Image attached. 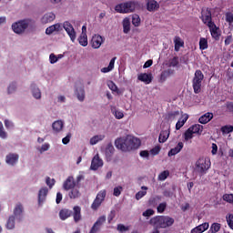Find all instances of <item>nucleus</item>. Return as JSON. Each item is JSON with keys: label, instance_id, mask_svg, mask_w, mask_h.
<instances>
[{"label": "nucleus", "instance_id": "nucleus-1", "mask_svg": "<svg viewBox=\"0 0 233 233\" xmlns=\"http://www.w3.org/2000/svg\"><path fill=\"white\" fill-rule=\"evenodd\" d=\"M174 218L168 216H158L151 218L149 223L156 227V228H167V227L174 225Z\"/></svg>", "mask_w": 233, "mask_h": 233}, {"label": "nucleus", "instance_id": "nucleus-2", "mask_svg": "<svg viewBox=\"0 0 233 233\" xmlns=\"http://www.w3.org/2000/svg\"><path fill=\"white\" fill-rule=\"evenodd\" d=\"M210 158L208 157H200L196 162V170L198 174H207V170L210 168Z\"/></svg>", "mask_w": 233, "mask_h": 233}, {"label": "nucleus", "instance_id": "nucleus-3", "mask_svg": "<svg viewBox=\"0 0 233 233\" xmlns=\"http://www.w3.org/2000/svg\"><path fill=\"white\" fill-rule=\"evenodd\" d=\"M31 23L32 21L28 19L20 20L13 23L11 28L15 34H23L25 33V30L30 26Z\"/></svg>", "mask_w": 233, "mask_h": 233}, {"label": "nucleus", "instance_id": "nucleus-4", "mask_svg": "<svg viewBox=\"0 0 233 233\" xmlns=\"http://www.w3.org/2000/svg\"><path fill=\"white\" fill-rule=\"evenodd\" d=\"M64 30L67 34L71 43H76V40L77 39V31H76V28H74L72 23L65 21Z\"/></svg>", "mask_w": 233, "mask_h": 233}, {"label": "nucleus", "instance_id": "nucleus-5", "mask_svg": "<svg viewBox=\"0 0 233 233\" xmlns=\"http://www.w3.org/2000/svg\"><path fill=\"white\" fill-rule=\"evenodd\" d=\"M203 73L200 70L195 72V76L193 78V89L195 94H199L201 92V83L204 79Z\"/></svg>", "mask_w": 233, "mask_h": 233}, {"label": "nucleus", "instance_id": "nucleus-6", "mask_svg": "<svg viewBox=\"0 0 233 233\" xmlns=\"http://www.w3.org/2000/svg\"><path fill=\"white\" fill-rule=\"evenodd\" d=\"M115 146L118 150H122V152H129L128 136L116 138Z\"/></svg>", "mask_w": 233, "mask_h": 233}, {"label": "nucleus", "instance_id": "nucleus-7", "mask_svg": "<svg viewBox=\"0 0 233 233\" xmlns=\"http://www.w3.org/2000/svg\"><path fill=\"white\" fill-rule=\"evenodd\" d=\"M13 216L16 221H21L25 218V207L21 203L15 204L13 209Z\"/></svg>", "mask_w": 233, "mask_h": 233}, {"label": "nucleus", "instance_id": "nucleus-8", "mask_svg": "<svg viewBox=\"0 0 233 233\" xmlns=\"http://www.w3.org/2000/svg\"><path fill=\"white\" fill-rule=\"evenodd\" d=\"M5 163L8 167H15L19 163V154L15 152H9L5 156Z\"/></svg>", "mask_w": 233, "mask_h": 233}, {"label": "nucleus", "instance_id": "nucleus-9", "mask_svg": "<svg viewBox=\"0 0 233 233\" xmlns=\"http://www.w3.org/2000/svg\"><path fill=\"white\" fill-rule=\"evenodd\" d=\"M127 143H128L129 152L130 150H137V148L141 147V139L133 136H128Z\"/></svg>", "mask_w": 233, "mask_h": 233}, {"label": "nucleus", "instance_id": "nucleus-10", "mask_svg": "<svg viewBox=\"0 0 233 233\" xmlns=\"http://www.w3.org/2000/svg\"><path fill=\"white\" fill-rule=\"evenodd\" d=\"M54 21H56V13L52 11L46 12L40 17L41 25H48L54 23Z\"/></svg>", "mask_w": 233, "mask_h": 233}, {"label": "nucleus", "instance_id": "nucleus-11", "mask_svg": "<svg viewBox=\"0 0 233 233\" xmlns=\"http://www.w3.org/2000/svg\"><path fill=\"white\" fill-rule=\"evenodd\" d=\"M105 43V38L101 36V35L95 34L91 38V46L97 50V48H101V45Z\"/></svg>", "mask_w": 233, "mask_h": 233}, {"label": "nucleus", "instance_id": "nucleus-12", "mask_svg": "<svg viewBox=\"0 0 233 233\" xmlns=\"http://www.w3.org/2000/svg\"><path fill=\"white\" fill-rule=\"evenodd\" d=\"M115 150L116 149L114 148V146H112V144H107L101 147V152L102 154H105L107 161H110V159H112V156H114Z\"/></svg>", "mask_w": 233, "mask_h": 233}, {"label": "nucleus", "instance_id": "nucleus-13", "mask_svg": "<svg viewBox=\"0 0 233 233\" xmlns=\"http://www.w3.org/2000/svg\"><path fill=\"white\" fill-rule=\"evenodd\" d=\"M46 196H48V187H42L38 191V205L43 207L45 201H46Z\"/></svg>", "mask_w": 233, "mask_h": 233}, {"label": "nucleus", "instance_id": "nucleus-14", "mask_svg": "<svg viewBox=\"0 0 233 233\" xmlns=\"http://www.w3.org/2000/svg\"><path fill=\"white\" fill-rule=\"evenodd\" d=\"M81 46H88V35H86V25L82 26V33L77 38Z\"/></svg>", "mask_w": 233, "mask_h": 233}, {"label": "nucleus", "instance_id": "nucleus-15", "mask_svg": "<svg viewBox=\"0 0 233 233\" xmlns=\"http://www.w3.org/2000/svg\"><path fill=\"white\" fill-rule=\"evenodd\" d=\"M52 130L54 134H61L65 130V121L62 119L54 121L52 123Z\"/></svg>", "mask_w": 233, "mask_h": 233}, {"label": "nucleus", "instance_id": "nucleus-16", "mask_svg": "<svg viewBox=\"0 0 233 233\" xmlns=\"http://www.w3.org/2000/svg\"><path fill=\"white\" fill-rule=\"evenodd\" d=\"M103 165H104L103 158L99 157V154H96L91 161L90 168L91 170H98V168H101Z\"/></svg>", "mask_w": 233, "mask_h": 233}, {"label": "nucleus", "instance_id": "nucleus-17", "mask_svg": "<svg viewBox=\"0 0 233 233\" xmlns=\"http://www.w3.org/2000/svg\"><path fill=\"white\" fill-rule=\"evenodd\" d=\"M202 21L207 26H210V25L214 24V22H212L210 9L207 8L202 10Z\"/></svg>", "mask_w": 233, "mask_h": 233}, {"label": "nucleus", "instance_id": "nucleus-18", "mask_svg": "<svg viewBox=\"0 0 233 233\" xmlns=\"http://www.w3.org/2000/svg\"><path fill=\"white\" fill-rule=\"evenodd\" d=\"M137 79L145 85H150L154 76H152V73H140L137 75Z\"/></svg>", "mask_w": 233, "mask_h": 233}, {"label": "nucleus", "instance_id": "nucleus-19", "mask_svg": "<svg viewBox=\"0 0 233 233\" xmlns=\"http://www.w3.org/2000/svg\"><path fill=\"white\" fill-rule=\"evenodd\" d=\"M31 96L36 101H41V99H43V92L41 91V88H39V86L36 85L31 86Z\"/></svg>", "mask_w": 233, "mask_h": 233}, {"label": "nucleus", "instance_id": "nucleus-20", "mask_svg": "<svg viewBox=\"0 0 233 233\" xmlns=\"http://www.w3.org/2000/svg\"><path fill=\"white\" fill-rule=\"evenodd\" d=\"M75 96L76 99L80 102L83 103L85 101V97L86 96V94L85 92V87L83 86H76L75 87Z\"/></svg>", "mask_w": 233, "mask_h": 233}, {"label": "nucleus", "instance_id": "nucleus-21", "mask_svg": "<svg viewBox=\"0 0 233 233\" xmlns=\"http://www.w3.org/2000/svg\"><path fill=\"white\" fill-rule=\"evenodd\" d=\"M211 34V36L213 37V39H219V35H221V30L219 29V27H218V25H216V24H209V25H208Z\"/></svg>", "mask_w": 233, "mask_h": 233}, {"label": "nucleus", "instance_id": "nucleus-22", "mask_svg": "<svg viewBox=\"0 0 233 233\" xmlns=\"http://www.w3.org/2000/svg\"><path fill=\"white\" fill-rule=\"evenodd\" d=\"M76 185L74 177H68L63 184V188L64 190H72V188H76Z\"/></svg>", "mask_w": 233, "mask_h": 233}, {"label": "nucleus", "instance_id": "nucleus-23", "mask_svg": "<svg viewBox=\"0 0 233 233\" xmlns=\"http://www.w3.org/2000/svg\"><path fill=\"white\" fill-rule=\"evenodd\" d=\"M209 227H210V224H208V222H205V223L200 224V225L195 227L194 228H192L190 233L207 232V230H208Z\"/></svg>", "mask_w": 233, "mask_h": 233}, {"label": "nucleus", "instance_id": "nucleus-24", "mask_svg": "<svg viewBox=\"0 0 233 233\" xmlns=\"http://www.w3.org/2000/svg\"><path fill=\"white\" fill-rule=\"evenodd\" d=\"M187 121H188V114L182 113L181 117L176 124V130H180L182 127H185V123H187Z\"/></svg>", "mask_w": 233, "mask_h": 233}, {"label": "nucleus", "instance_id": "nucleus-25", "mask_svg": "<svg viewBox=\"0 0 233 233\" xmlns=\"http://www.w3.org/2000/svg\"><path fill=\"white\" fill-rule=\"evenodd\" d=\"M122 27H123V32L125 34H130V30L132 28V24L130 23L129 17H125L122 20Z\"/></svg>", "mask_w": 233, "mask_h": 233}, {"label": "nucleus", "instance_id": "nucleus-26", "mask_svg": "<svg viewBox=\"0 0 233 233\" xmlns=\"http://www.w3.org/2000/svg\"><path fill=\"white\" fill-rule=\"evenodd\" d=\"M185 147V144L183 142H178L177 145L168 151L167 156L172 157L176 156L177 154H179L181 150H183V147Z\"/></svg>", "mask_w": 233, "mask_h": 233}, {"label": "nucleus", "instance_id": "nucleus-27", "mask_svg": "<svg viewBox=\"0 0 233 233\" xmlns=\"http://www.w3.org/2000/svg\"><path fill=\"white\" fill-rule=\"evenodd\" d=\"M213 118H214V114L206 113L199 117L198 121L199 123H201V125H207V123H209V121H212Z\"/></svg>", "mask_w": 233, "mask_h": 233}, {"label": "nucleus", "instance_id": "nucleus-28", "mask_svg": "<svg viewBox=\"0 0 233 233\" xmlns=\"http://www.w3.org/2000/svg\"><path fill=\"white\" fill-rule=\"evenodd\" d=\"M116 59H117V57H113L110 62L109 65L106 67H103L100 69V71L102 72V74H108V72H112V70H114L115 65H116Z\"/></svg>", "mask_w": 233, "mask_h": 233}, {"label": "nucleus", "instance_id": "nucleus-29", "mask_svg": "<svg viewBox=\"0 0 233 233\" xmlns=\"http://www.w3.org/2000/svg\"><path fill=\"white\" fill-rule=\"evenodd\" d=\"M105 139V135H95L89 139V145L91 147H94L95 145H97V143H101Z\"/></svg>", "mask_w": 233, "mask_h": 233}, {"label": "nucleus", "instance_id": "nucleus-30", "mask_svg": "<svg viewBox=\"0 0 233 233\" xmlns=\"http://www.w3.org/2000/svg\"><path fill=\"white\" fill-rule=\"evenodd\" d=\"M111 114L116 119H123L125 117V112L123 110L116 108V106L111 107Z\"/></svg>", "mask_w": 233, "mask_h": 233}, {"label": "nucleus", "instance_id": "nucleus-31", "mask_svg": "<svg viewBox=\"0 0 233 233\" xmlns=\"http://www.w3.org/2000/svg\"><path fill=\"white\" fill-rule=\"evenodd\" d=\"M126 7V14H132L134 10H136V6H137V4L134 1H128L124 3Z\"/></svg>", "mask_w": 233, "mask_h": 233}, {"label": "nucleus", "instance_id": "nucleus-32", "mask_svg": "<svg viewBox=\"0 0 233 233\" xmlns=\"http://www.w3.org/2000/svg\"><path fill=\"white\" fill-rule=\"evenodd\" d=\"M168 137H170V128H167L160 132L158 141L159 143H166Z\"/></svg>", "mask_w": 233, "mask_h": 233}, {"label": "nucleus", "instance_id": "nucleus-33", "mask_svg": "<svg viewBox=\"0 0 233 233\" xmlns=\"http://www.w3.org/2000/svg\"><path fill=\"white\" fill-rule=\"evenodd\" d=\"M172 74H174V72L170 69L163 71L158 78L159 83H165V81H167V79H168Z\"/></svg>", "mask_w": 233, "mask_h": 233}, {"label": "nucleus", "instance_id": "nucleus-34", "mask_svg": "<svg viewBox=\"0 0 233 233\" xmlns=\"http://www.w3.org/2000/svg\"><path fill=\"white\" fill-rule=\"evenodd\" d=\"M147 8L148 12H154L159 8V4L156 0H148Z\"/></svg>", "mask_w": 233, "mask_h": 233}, {"label": "nucleus", "instance_id": "nucleus-35", "mask_svg": "<svg viewBox=\"0 0 233 233\" xmlns=\"http://www.w3.org/2000/svg\"><path fill=\"white\" fill-rule=\"evenodd\" d=\"M131 23L135 28H139V26H141V16H139L137 14L132 15Z\"/></svg>", "mask_w": 233, "mask_h": 233}, {"label": "nucleus", "instance_id": "nucleus-36", "mask_svg": "<svg viewBox=\"0 0 233 233\" xmlns=\"http://www.w3.org/2000/svg\"><path fill=\"white\" fill-rule=\"evenodd\" d=\"M7 230H14L15 228V217L10 216L5 223Z\"/></svg>", "mask_w": 233, "mask_h": 233}, {"label": "nucleus", "instance_id": "nucleus-37", "mask_svg": "<svg viewBox=\"0 0 233 233\" xmlns=\"http://www.w3.org/2000/svg\"><path fill=\"white\" fill-rule=\"evenodd\" d=\"M70 216H72V211L70 209L64 208L59 212V218L60 219H62V221H65V219H68Z\"/></svg>", "mask_w": 233, "mask_h": 233}, {"label": "nucleus", "instance_id": "nucleus-38", "mask_svg": "<svg viewBox=\"0 0 233 233\" xmlns=\"http://www.w3.org/2000/svg\"><path fill=\"white\" fill-rule=\"evenodd\" d=\"M50 143L46 142L43 143L41 146H38L36 147L37 152H39V154H45V152H48V150H50Z\"/></svg>", "mask_w": 233, "mask_h": 233}, {"label": "nucleus", "instance_id": "nucleus-39", "mask_svg": "<svg viewBox=\"0 0 233 233\" xmlns=\"http://www.w3.org/2000/svg\"><path fill=\"white\" fill-rule=\"evenodd\" d=\"M189 129L194 133L198 134V136H201L203 134V126L199 124L193 125L189 127Z\"/></svg>", "mask_w": 233, "mask_h": 233}, {"label": "nucleus", "instance_id": "nucleus-40", "mask_svg": "<svg viewBox=\"0 0 233 233\" xmlns=\"http://www.w3.org/2000/svg\"><path fill=\"white\" fill-rule=\"evenodd\" d=\"M105 221H106V217L102 216V217L98 218V219L93 226L91 232H96L97 230V227H101V225H103V223H105Z\"/></svg>", "mask_w": 233, "mask_h": 233}, {"label": "nucleus", "instance_id": "nucleus-41", "mask_svg": "<svg viewBox=\"0 0 233 233\" xmlns=\"http://www.w3.org/2000/svg\"><path fill=\"white\" fill-rule=\"evenodd\" d=\"M73 210V216L76 223H77V221H81V208L79 206H76L74 207Z\"/></svg>", "mask_w": 233, "mask_h": 233}, {"label": "nucleus", "instance_id": "nucleus-42", "mask_svg": "<svg viewBox=\"0 0 233 233\" xmlns=\"http://www.w3.org/2000/svg\"><path fill=\"white\" fill-rule=\"evenodd\" d=\"M69 190H70V192H69L68 196L71 199H76V198H79V196H81V193H79V188L77 187H75Z\"/></svg>", "mask_w": 233, "mask_h": 233}, {"label": "nucleus", "instance_id": "nucleus-43", "mask_svg": "<svg viewBox=\"0 0 233 233\" xmlns=\"http://www.w3.org/2000/svg\"><path fill=\"white\" fill-rule=\"evenodd\" d=\"M147 190H148V187H141V190L138 191L137 194H136V199L137 201H139V199H142V198H145L146 194H147Z\"/></svg>", "mask_w": 233, "mask_h": 233}, {"label": "nucleus", "instance_id": "nucleus-44", "mask_svg": "<svg viewBox=\"0 0 233 233\" xmlns=\"http://www.w3.org/2000/svg\"><path fill=\"white\" fill-rule=\"evenodd\" d=\"M174 43L176 52H179V48L183 47V45H185V42H183V40L179 36H177L175 38Z\"/></svg>", "mask_w": 233, "mask_h": 233}, {"label": "nucleus", "instance_id": "nucleus-45", "mask_svg": "<svg viewBox=\"0 0 233 233\" xmlns=\"http://www.w3.org/2000/svg\"><path fill=\"white\" fill-rule=\"evenodd\" d=\"M0 139H8V132L5 130V126L3 122L0 121Z\"/></svg>", "mask_w": 233, "mask_h": 233}, {"label": "nucleus", "instance_id": "nucleus-46", "mask_svg": "<svg viewBox=\"0 0 233 233\" xmlns=\"http://www.w3.org/2000/svg\"><path fill=\"white\" fill-rule=\"evenodd\" d=\"M106 198V190L102 189L101 191L98 192L95 199L103 203Z\"/></svg>", "mask_w": 233, "mask_h": 233}, {"label": "nucleus", "instance_id": "nucleus-47", "mask_svg": "<svg viewBox=\"0 0 233 233\" xmlns=\"http://www.w3.org/2000/svg\"><path fill=\"white\" fill-rule=\"evenodd\" d=\"M199 48L201 50H207V48H208V40H207V38L201 37L199 39Z\"/></svg>", "mask_w": 233, "mask_h": 233}, {"label": "nucleus", "instance_id": "nucleus-48", "mask_svg": "<svg viewBox=\"0 0 233 233\" xmlns=\"http://www.w3.org/2000/svg\"><path fill=\"white\" fill-rule=\"evenodd\" d=\"M106 86H107L108 88H110L113 92H116V94L119 93V88L117 87V86L116 85V83H114V81L108 80V81L106 82Z\"/></svg>", "mask_w": 233, "mask_h": 233}, {"label": "nucleus", "instance_id": "nucleus-49", "mask_svg": "<svg viewBox=\"0 0 233 233\" xmlns=\"http://www.w3.org/2000/svg\"><path fill=\"white\" fill-rule=\"evenodd\" d=\"M183 137H184V141H190V139H193L194 133L190 130V127L187 129Z\"/></svg>", "mask_w": 233, "mask_h": 233}, {"label": "nucleus", "instance_id": "nucleus-50", "mask_svg": "<svg viewBox=\"0 0 233 233\" xmlns=\"http://www.w3.org/2000/svg\"><path fill=\"white\" fill-rule=\"evenodd\" d=\"M168 176H170V171L168 170H164L161 173H159L157 179L158 181H165Z\"/></svg>", "mask_w": 233, "mask_h": 233}, {"label": "nucleus", "instance_id": "nucleus-51", "mask_svg": "<svg viewBox=\"0 0 233 233\" xmlns=\"http://www.w3.org/2000/svg\"><path fill=\"white\" fill-rule=\"evenodd\" d=\"M116 12L118 14H127V9L125 7V3L118 4L115 6Z\"/></svg>", "mask_w": 233, "mask_h": 233}, {"label": "nucleus", "instance_id": "nucleus-52", "mask_svg": "<svg viewBox=\"0 0 233 233\" xmlns=\"http://www.w3.org/2000/svg\"><path fill=\"white\" fill-rule=\"evenodd\" d=\"M4 125L7 130H14V128L15 127V125L10 119H5Z\"/></svg>", "mask_w": 233, "mask_h": 233}, {"label": "nucleus", "instance_id": "nucleus-53", "mask_svg": "<svg viewBox=\"0 0 233 233\" xmlns=\"http://www.w3.org/2000/svg\"><path fill=\"white\" fill-rule=\"evenodd\" d=\"M53 28L56 33L63 32V29L65 28V22L64 23H56L52 25Z\"/></svg>", "mask_w": 233, "mask_h": 233}, {"label": "nucleus", "instance_id": "nucleus-54", "mask_svg": "<svg viewBox=\"0 0 233 233\" xmlns=\"http://www.w3.org/2000/svg\"><path fill=\"white\" fill-rule=\"evenodd\" d=\"M220 229H221V224H219V223H213L210 226V232H212V233L219 232Z\"/></svg>", "mask_w": 233, "mask_h": 233}, {"label": "nucleus", "instance_id": "nucleus-55", "mask_svg": "<svg viewBox=\"0 0 233 233\" xmlns=\"http://www.w3.org/2000/svg\"><path fill=\"white\" fill-rule=\"evenodd\" d=\"M161 152V147L159 146H156L153 148L149 150V154L154 157L155 156H157Z\"/></svg>", "mask_w": 233, "mask_h": 233}, {"label": "nucleus", "instance_id": "nucleus-56", "mask_svg": "<svg viewBox=\"0 0 233 233\" xmlns=\"http://www.w3.org/2000/svg\"><path fill=\"white\" fill-rule=\"evenodd\" d=\"M17 90V85L15 83H11L7 87V94H15Z\"/></svg>", "mask_w": 233, "mask_h": 233}, {"label": "nucleus", "instance_id": "nucleus-57", "mask_svg": "<svg viewBox=\"0 0 233 233\" xmlns=\"http://www.w3.org/2000/svg\"><path fill=\"white\" fill-rule=\"evenodd\" d=\"M139 156L140 157H142V159H150V151L148 150H142L139 152Z\"/></svg>", "mask_w": 233, "mask_h": 233}, {"label": "nucleus", "instance_id": "nucleus-58", "mask_svg": "<svg viewBox=\"0 0 233 233\" xmlns=\"http://www.w3.org/2000/svg\"><path fill=\"white\" fill-rule=\"evenodd\" d=\"M226 21L227 23H228L229 26L233 28V14L232 13L226 14Z\"/></svg>", "mask_w": 233, "mask_h": 233}, {"label": "nucleus", "instance_id": "nucleus-59", "mask_svg": "<svg viewBox=\"0 0 233 233\" xmlns=\"http://www.w3.org/2000/svg\"><path fill=\"white\" fill-rule=\"evenodd\" d=\"M121 192H123V187L117 186L114 188L113 196H116V198L121 196Z\"/></svg>", "mask_w": 233, "mask_h": 233}, {"label": "nucleus", "instance_id": "nucleus-60", "mask_svg": "<svg viewBox=\"0 0 233 233\" xmlns=\"http://www.w3.org/2000/svg\"><path fill=\"white\" fill-rule=\"evenodd\" d=\"M102 203L103 202H100L99 200H96V198H95V200L93 201V203L91 205L92 210H97V208H99V207H101Z\"/></svg>", "mask_w": 233, "mask_h": 233}, {"label": "nucleus", "instance_id": "nucleus-61", "mask_svg": "<svg viewBox=\"0 0 233 233\" xmlns=\"http://www.w3.org/2000/svg\"><path fill=\"white\" fill-rule=\"evenodd\" d=\"M221 131L223 134H230V132H233V127L232 126H224V127H222Z\"/></svg>", "mask_w": 233, "mask_h": 233}, {"label": "nucleus", "instance_id": "nucleus-62", "mask_svg": "<svg viewBox=\"0 0 233 233\" xmlns=\"http://www.w3.org/2000/svg\"><path fill=\"white\" fill-rule=\"evenodd\" d=\"M223 200L233 205V194H225L223 196Z\"/></svg>", "mask_w": 233, "mask_h": 233}, {"label": "nucleus", "instance_id": "nucleus-63", "mask_svg": "<svg viewBox=\"0 0 233 233\" xmlns=\"http://www.w3.org/2000/svg\"><path fill=\"white\" fill-rule=\"evenodd\" d=\"M46 183L47 187H49V188H52V187H54V185H56V179L50 178V177H47L46 178Z\"/></svg>", "mask_w": 233, "mask_h": 233}, {"label": "nucleus", "instance_id": "nucleus-64", "mask_svg": "<svg viewBox=\"0 0 233 233\" xmlns=\"http://www.w3.org/2000/svg\"><path fill=\"white\" fill-rule=\"evenodd\" d=\"M227 223H228L229 228H231V230H233V214L229 215L227 218Z\"/></svg>", "mask_w": 233, "mask_h": 233}]
</instances>
